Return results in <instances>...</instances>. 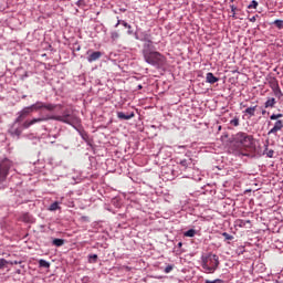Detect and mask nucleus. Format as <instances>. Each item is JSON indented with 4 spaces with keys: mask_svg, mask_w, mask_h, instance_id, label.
Masks as SVG:
<instances>
[{
    "mask_svg": "<svg viewBox=\"0 0 283 283\" xmlns=\"http://www.w3.org/2000/svg\"><path fill=\"white\" fill-rule=\"evenodd\" d=\"M56 107H61V105L51 104V103L45 104L43 102H36L35 104L31 105V109H33V112H39V109H46L48 112H54Z\"/></svg>",
    "mask_w": 283,
    "mask_h": 283,
    "instance_id": "423d86ee",
    "label": "nucleus"
},
{
    "mask_svg": "<svg viewBox=\"0 0 283 283\" xmlns=\"http://www.w3.org/2000/svg\"><path fill=\"white\" fill-rule=\"evenodd\" d=\"M21 129H19V128H17L14 132H13V134L15 135V136H18V138H19V136H21Z\"/></svg>",
    "mask_w": 283,
    "mask_h": 283,
    "instance_id": "f704fd0d",
    "label": "nucleus"
},
{
    "mask_svg": "<svg viewBox=\"0 0 283 283\" xmlns=\"http://www.w3.org/2000/svg\"><path fill=\"white\" fill-rule=\"evenodd\" d=\"M219 78L213 75V73L209 72L206 74V83H210V85H213V83H218Z\"/></svg>",
    "mask_w": 283,
    "mask_h": 283,
    "instance_id": "9b49d317",
    "label": "nucleus"
},
{
    "mask_svg": "<svg viewBox=\"0 0 283 283\" xmlns=\"http://www.w3.org/2000/svg\"><path fill=\"white\" fill-rule=\"evenodd\" d=\"M87 54H90V51H87Z\"/></svg>",
    "mask_w": 283,
    "mask_h": 283,
    "instance_id": "37998d69",
    "label": "nucleus"
},
{
    "mask_svg": "<svg viewBox=\"0 0 283 283\" xmlns=\"http://www.w3.org/2000/svg\"><path fill=\"white\" fill-rule=\"evenodd\" d=\"M138 90H143V85H138Z\"/></svg>",
    "mask_w": 283,
    "mask_h": 283,
    "instance_id": "ea45409f",
    "label": "nucleus"
},
{
    "mask_svg": "<svg viewBox=\"0 0 283 283\" xmlns=\"http://www.w3.org/2000/svg\"><path fill=\"white\" fill-rule=\"evenodd\" d=\"M34 112L32 109V106L24 107L20 113L19 116L15 119V123H21L27 116H30Z\"/></svg>",
    "mask_w": 283,
    "mask_h": 283,
    "instance_id": "0eeeda50",
    "label": "nucleus"
},
{
    "mask_svg": "<svg viewBox=\"0 0 283 283\" xmlns=\"http://www.w3.org/2000/svg\"><path fill=\"white\" fill-rule=\"evenodd\" d=\"M269 85H270L271 90H275V88L280 87V83L277 82V78H275V77L270 78Z\"/></svg>",
    "mask_w": 283,
    "mask_h": 283,
    "instance_id": "2eb2a0df",
    "label": "nucleus"
},
{
    "mask_svg": "<svg viewBox=\"0 0 283 283\" xmlns=\"http://www.w3.org/2000/svg\"><path fill=\"white\" fill-rule=\"evenodd\" d=\"M88 262H90V264H96V262H98V255L97 254H90L88 255Z\"/></svg>",
    "mask_w": 283,
    "mask_h": 283,
    "instance_id": "aec40b11",
    "label": "nucleus"
},
{
    "mask_svg": "<svg viewBox=\"0 0 283 283\" xmlns=\"http://www.w3.org/2000/svg\"><path fill=\"white\" fill-rule=\"evenodd\" d=\"M143 56L148 65H153L154 67H163V65L167 63V59L165 57V55L157 51H144Z\"/></svg>",
    "mask_w": 283,
    "mask_h": 283,
    "instance_id": "7ed1b4c3",
    "label": "nucleus"
},
{
    "mask_svg": "<svg viewBox=\"0 0 283 283\" xmlns=\"http://www.w3.org/2000/svg\"><path fill=\"white\" fill-rule=\"evenodd\" d=\"M250 21H251L252 23H255V21H256L255 17H252V18L250 19Z\"/></svg>",
    "mask_w": 283,
    "mask_h": 283,
    "instance_id": "4c0bfd02",
    "label": "nucleus"
},
{
    "mask_svg": "<svg viewBox=\"0 0 283 283\" xmlns=\"http://www.w3.org/2000/svg\"><path fill=\"white\" fill-rule=\"evenodd\" d=\"M242 154V156H249V154H247V153H241Z\"/></svg>",
    "mask_w": 283,
    "mask_h": 283,
    "instance_id": "58836bf2",
    "label": "nucleus"
},
{
    "mask_svg": "<svg viewBox=\"0 0 283 283\" xmlns=\"http://www.w3.org/2000/svg\"><path fill=\"white\" fill-rule=\"evenodd\" d=\"M247 224H251V220H237V227H240L241 229L247 227Z\"/></svg>",
    "mask_w": 283,
    "mask_h": 283,
    "instance_id": "6ab92c4d",
    "label": "nucleus"
},
{
    "mask_svg": "<svg viewBox=\"0 0 283 283\" xmlns=\"http://www.w3.org/2000/svg\"><path fill=\"white\" fill-rule=\"evenodd\" d=\"M118 25H123L124 28H126L128 30V34H134V31H132V27L129 25V23L125 22L124 20H118L115 24V28H118Z\"/></svg>",
    "mask_w": 283,
    "mask_h": 283,
    "instance_id": "f8f14e48",
    "label": "nucleus"
},
{
    "mask_svg": "<svg viewBox=\"0 0 283 283\" xmlns=\"http://www.w3.org/2000/svg\"><path fill=\"white\" fill-rule=\"evenodd\" d=\"M56 209H59V203L55 201V202H53V203L50 206L49 210H50V211H56Z\"/></svg>",
    "mask_w": 283,
    "mask_h": 283,
    "instance_id": "c85d7f7f",
    "label": "nucleus"
},
{
    "mask_svg": "<svg viewBox=\"0 0 283 283\" xmlns=\"http://www.w3.org/2000/svg\"><path fill=\"white\" fill-rule=\"evenodd\" d=\"M179 164L181 165V167H185V169H187V167L191 165V159H182Z\"/></svg>",
    "mask_w": 283,
    "mask_h": 283,
    "instance_id": "393cba45",
    "label": "nucleus"
},
{
    "mask_svg": "<svg viewBox=\"0 0 283 283\" xmlns=\"http://www.w3.org/2000/svg\"><path fill=\"white\" fill-rule=\"evenodd\" d=\"M272 92L276 98H279V99L282 98L283 93H282V88H280V86H277L276 88H272Z\"/></svg>",
    "mask_w": 283,
    "mask_h": 283,
    "instance_id": "f3484780",
    "label": "nucleus"
},
{
    "mask_svg": "<svg viewBox=\"0 0 283 283\" xmlns=\"http://www.w3.org/2000/svg\"><path fill=\"white\" fill-rule=\"evenodd\" d=\"M12 167V161L9 159H3L0 161V182H6L8 175L10 174V168Z\"/></svg>",
    "mask_w": 283,
    "mask_h": 283,
    "instance_id": "39448f33",
    "label": "nucleus"
},
{
    "mask_svg": "<svg viewBox=\"0 0 283 283\" xmlns=\"http://www.w3.org/2000/svg\"><path fill=\"white\" fill-rule=\"evenodd\" d=\"M275 154V151H273V150H268L266 151V156H268V158H273V155Z\"/></svg>",
    "mask_w": 283,
    "mask_h": 283,
    "instance_id": "72a5a7b5",
    "label": "nucleus"
},
{
    "mask_svg": "<svg viewBox=\"0 0 283 283\" xmlns=\"http://www.w3.org/2000/svg\"><path fill=\"white\" fill-rule=\"evenodd\" d=\"M222 235L224 237L226 240H233V235H231L227 232H223Z\"/></svg>",
    "mask_w": 283,
    "mask_h": 283,
    "instance_id": "473e14b6",
    "label": "nucleus"
},
{
    "mask_svg": "<svg viewBox=\"0 0 283 283\" xmlns=\"http://www.w3.org/2000/svg\"><path fill=\"white\" fill-rule=\"evenodd\" d=\"M282 114H272L271 116H270V119L271 120H277V118H282Z\"/></svg>",
    "mask_w": 283,
    "mask_h": 283,
    "instance_id": "c756f323",
    "label": "nucleus"
},
{
    "mask_svg": "<svg viewBox=\"0 0 283 283\" xmlns=\"http://www.w3.org/2000/svg\"><path fill=\"white\" fill-rule=\"evenodd\" d=\"M201 266L205 273H216L218 266H220V259L216 254H207L201 258Z\"/></svg>",
    "mask_w": 283,
    "mask_h": 283,
    "instance_id": "20e7f679",
    "label": "nucleus"
},
{
    "mask_svg": "<svg viewBox=\"0 0 283 283\" xmlns=\"http://www.w3.org/2000/svg\"><path fill=\"white\" fill-rule=\"evenodd\" d=\"M230 9H231V12H240V9H238V7H235L234 4H230Z\"/></svg>",
    "mask_w": 283,
    "mask_h": 283,
    "instance_id": "2f4dec72",
    "label": "nucleus"
},
{
    "mask_svg": "<svg viewBox=\"0 0 283 283\" xmlns=\"http://www.w3.org/2000/svg\"><path fill=\"white\" fill-rule=\"evenodd\" d=\"M111 39L112 41H117V39H120V34L117 31L111 32Z\"/></svg>",
    "mask_w": 283,
    "mask_h": 283,
    "instance_id": "a878e982",
    "label": "nucleus"
},
{
    "mask_svg": "<svg viewBox=\"0 0 283 283\" xmlns=\"http://www.w3.org/2000/svg\"><path fill=\"white\" fill-rule=\"evenodd\" d=\"M9 264H21V262H18V261H11V262H9Z\"/></svg>",
    "mask_w": 283,
    "mask_h": 283,
    "instance_id": "c9c22d12",
    "label": "nucleus"
},
{
    "mask_svg": "<svg viewBox=\"0 0 283 283\" xmlns=\"http://www.w3.org/2000/svg\"><path fill=\"white\" fill-rule=\"evenodd\" d=\"M256 109H258V105H255V106H250V107H248V108L243 112V114H244L245 116H249L250 118H252V116H255Z\"/></svg>",
    "mask_w": 283,
    "mask_h": 283,
    "instance_id": "ddd939ff",
    "label": "nucleus"
},
{
    "mask_svg": "<svg viewBox=\"0 0 283 283\" xmlns=\"http://www.w3.org/2000/svg\"><path fill=\"white\" fill-rule=\"evenodd\" d=\"M186 238H193L196 235V230L190 229L184 233Z\"/></svg>",
    "mask_w": 283,
    "mask_h": 283,
    "instance_id": "b1692460",
    "label": "nucleus"
},
{
    "mask_svg": "<svg viewBox=\"0 0 283 283\" xmlns=\"http://www.w3.org/2000/svg\"><path fill=\"white\" fill-rule=\"evenodd\" d=\"M39 266H41L42 269H50V262H48V261L41 259V260L39 261Z\"/></svg>",
    "mask_w": 283,
    "mask_h": 283,
    "instance_id": "412c9836",
    "label": "nucleus"
},
{
    "mask_svg": "<svg viewBox=\"0 0 283 283\" xmlns=\"http://www.w3.org/2000/svg\"><path fill=\"white\" fill-rule=\"evenodd\" d=\"M7 264H10V262L6 259H0V270L3 269Z\"/></svg>",
    "mask_w": 283,
    "mask_h": 283,
    "instance_id": "bb28decb",
    "label": "nucleus"
},
{
    "mask_svg": "<svg viewBox=\"0 0 283 283\" xmlns=\"http://www.w3.org/2000/svg\"><path fill=\"white\" fill-rule=\"evenodd\" d=\"M178 247H182V242H179V243H178Z\"/></svg>",
    "mask_w": 283,
    "mask_h": 283,
    "instance_id": "a19ab883",
    "label": "nucleus"
},
{
    "mask_svg": "<svg viewBox=\"0 0 283 283\" xmlns=\"http://www.w3.org/2000/svg\"><path fill=\"white\" fill-rule=\"evenodd\" d=\"M117 118H119V120H130V118H134V113L125 114L124 112H118Z\"/></svg>",
    "mask_w": 283,
    "mask_h": 283,
    "instance_id": "4468645a",
    "label": "nucleus"
},
{
    "mask_svg": "<svg viewBox=\"0 0 283 283\" xmlns=\"http://www.w3.org/2000/svg\"><path fill=\"white\" fill-rule=\"evenodd\" d=\"M230 125L232 127H240V117L234 116L231 120H230Z\"/></svg>",
    "mask_w": 283,
    "mask_h": 283,
    "instance_id": "a211bd4d",
    "label": "nucleus"
},
{
    "mask_svg": "<svg viewBox=\"0 0 283 283\" xmlns=\"http://www.w3.org/2000/svg\"><path fill=\"white\" fill-rule=\"evenodd\" d=\"M274 25H276V28H279V30H282V28H283V21H282V20H275V21H274Z\"/></svg>",
    "mask_w": 283,
    "mask_h": 283,
    "instance_id": "cd10ccee",
    "label": "nucleus"
},
{
    "mask_svg": "<svg viewBox=\"0 0 283 283\" xmlns=\"http://www.w3.org/2000/svg\"><path fill=\"white\" fill-rule=\"evenodd\" d=\"M103 56V53L101 51H95L87 56L88 63H94V61H98Z\"/></svg>",
    "mask_w": 283,
    "mask_h": 283,
    "instance_id": "9d476101",
    "label": "nucleus"
},
{
    "mask_svg": "<svg viewBox=\"0 0 283 283\" xmlns=\"http://www.w3.org/2000/svg\"><path fill=\"white\" fill-rule=\"evenodd\" d=\"M233 145L239 149V151H241V149H253L255 139H253V135L240 132L234 135Z\"/></svg>",
    "mask_w": 283,
    "mask_h": 283,
    "instance_id": "f03ea898",
    "label": "nucleus"
},
{
    "mask_svg": "<svg viewBox=\"0 0 283 283\" xmlns=\"http://www.w3.org/2000/svg\"><path fill=\"white\" fill-rule=\"evenodd\" d=\"M174 271V265H167L165 268V273H171Z\"/></svg>",
    "mask_w": 283,
    "mask_h": 283,
    "instance_id": "7c9ffc66",
    "label": "nucleus"
},
{
    "mask_svg": "<svg viewBox=\"0 0 283 283\" xmlns=\"http://www.w3.org/2000/svg\"><path fill=\"white\" fill-rule=\"evenodd\" d=\"M275 103H277V102L275 101V97H270V98H268V101L265 102L264 107H265V108L275 107Z\"/></svg>",
    "mask_w": 283,
    "mask_h": 283,
    "instance_id": "dca6fc26",
    "label": "nucleus"
},
{
    "mask_svg": "<svg viewBox=\"0 0 283 283\" xmlns=\"http://www.w3.org/2000/svg\"><path fill=\"white\" fill-rule=\"evenodd\" d=\"M46 120H57L59 123H64L65 125H78L81 118L72 113L70 109H65L62 115H46L45 117L33 118L23 123L24 129L32 127L35 123H45Z\"/></svg>",
    "mask_w": 283,
    "mask_h": 283,
    "instance_id": "f257e3e1",
    "label": "nucleus"
},
{
    "mask_svg": "<svg viewBox=\"0 0 283 283\" xmlns=\"http://www.w3.org/2000/svg\"><path fill=\"white\" fill-rule=\"evenodd\" d=\"M54 247H63L65 244V240L63 239H54L53 240Z\"/></svg>",
    "mask_w": 283,
    "mask_h": 283,
    "instance_id": "4be33fe9",
    "label": "nucleus"
},
{
    "mask_svg": "<svg viewBox=\"0 0 283 283\" xmlns=\"http://www.w3.org/2000/svg\"><path fill=\"white\" fill-rule=\"evenodd\" d=\"M258 1L252 0L251 3L248 6V10H256L258 9Z\"/></svg>",
    "mask_w": 283,
    "mask_h": 283,
    "instance_id": "5701e85b",
    "label": "nucleus"
},
{
    "mask_svg": "<svg viewBox=\"0 0 283 283\" xmlns=\"http://www.w3.org/2000/svg\"><path fill=\"white\" fill-rule=\"evenodd\" d=\"M232 19H238V15H237V13L235 12H232Z\"/></svg>",
    "mask_w": 283,
    "mask_h": 283,
    "instance_id": "e433bc0d",
    "label": "nucleus"
},
{
    "mask_svg": "<svg viewBox=\"0 0 283 283\" xmlns=\"http://www.w3.org/2000/svg\"><path fill=\"white\" fill-rule=\"evenodd\" d=\"M283 129V120L279 119L274 123V126L269 130L268 136H271V134H277V132H282Z\"/></svg>",
    "mask_w": 283,
    "mask_h": 283,
    "instance_id": "6e6552de",
    "label": "nucleus"
},
{
    "mask_svg": "<svg viewBox=\"0 0 283 283\" xmlns=\"http://www.w3.org/2000/svg\"><path fill=\"white\" fill-rule=\"evenodd\" d=\"M233 1H235V0H230V3H233Z\"/></svg>",
    "mask_w": 283,
    "mask_h": 283,
    "instance_id": "79ce46f5",
    "label": "nucleus"
},
{
    "mask_svg": "<svg viewBox=\"0 0 283 283\" xmlns=\"http://www.w3.org/2000/svg\"><path fill=\"white\" fill-rule=\"evenodd\" d=\"M145 52H154V42L151 40H144V48L142 50V54L145 55Z\"/></svg>",
    "mask_w": 283,
    "mask_h": 283,
    "instance_id": "1a4fd4ad",
    "label": "nucleus"
}]
</instances>
